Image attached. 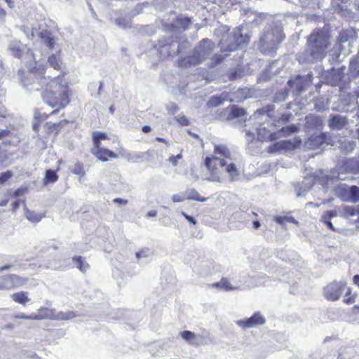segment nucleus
I'll use <instances>...</instances> for the list:
<instances>
[{
  "label": "nucleus",
  "mask_w": 359,
  "mask_h": 359,
  "mask_svg": "<svg viewBox=\"0 0 359 359\" xmlns=\"http://www.w3.org/2000/svg\"><path fill=\"white\" fill-rule=\"evenodd\" d=\"M224 100L220 96L214 95L210 97V98L208 101L207 104L209 107H216L222 104L224 102Z\"/></svg>",
  "instance_id": "72a5a7b5"
},
{
  "label": "nucleus",
  "mask_w": 359,
  "mask_h": 359,
  "mask_svg": "<svg viewBox=\"0 0 359 359\" xmlns=\"http://www.w3.org/2000/svg\"><path fill=\"white\" fill-rule=\"evenodd\" d=\"M31 84H36L40 88H36V90H41V97L43 101L52 108L62 109L67 107L71 102L72 90L69 85V82L65 79L66 73L62 72L58 76L51 78L46 77V68L42 67L40 76H37L32 71Z\"/></svg>",
  "instance_id": "f257e3e1"
},
{
  "label": "nucleus",
  "mask_w": 359,
  "mask_h": 359,
  "mask_svg": "<svg viewBox=\"0 0 359 359\" xmlns=\"http://www.w3.org/2000/svg\"><path fill=\"white\" fill-rule=\"evenodd\" d=\"M224 167L225 168H224V171H226L229 174L231 181L235 180L239 176V171L235 163H226Z\"/></svg>",
  "instance_id": "393cba45"
},
{
  "label": "nucleus",
  "mask_w": 359,
  "mask_h": 359,
  "mask_svg": "<svg viewBox=\"0 0 359 359\" xmlns=\"http://www.w3.org/2000/svg\"><path fill=\"white\" fill-rule=\"evenodd\" d=\"M142 130L143 133H148L149 132H151V128L150 126H144L142 128Z\"/></svg>",
  "instance_id": "4d7b16f0"
},
{
  "label": "nucleus",
  "mask_w": 359,
  "mask_h": 359,
  "mask_svg": "<svg viewBox=\"0 0 359 359\" xmlns=\"http://www.w3.org/2000/svg\"><path fill=\"white\" fill-rule=\"evenodd\" d=\"M337 215H338V213L336 210H328V211L325 212L322 215L320 221L323 223H324L330 230H331L332 231H336V229L333 226V224L331 222V219H332V218L335 217Z\"/></svg>",
  "instance_id": "2eb2a0df"
},
{
  "label": "nucleus",
  "mask_w": 359,
  "mask_h": 359,
  "mask_svg": "<svg viewBox=\"0 0 359 359\" xmlns=\"http://www.w3.org/2000/svg\"><path fill=\"white\" fill-rule=\"evenodd\" d=\"M351 37V32L348 30H341L339 33V36L337 39V43L339 46H342L343 43L347 42Z\"/></svg>",
  "instance_id": "2f4dec72"
},
{
  "label": "nucleus",
  "mask_w": 359,
  "mask_h": 359,
  "mask_svg": "<svg viewBox=\"0 0 359 359\" xmlns=\"http://www.w3.org/2000/svg\"><path fill=\"white\" fill-rule=\"evenodd\" d=\"M25 217L29 222L37 223L40 222L45 215L43 214L36 212L33 210H26Z\"/></svg>",
  "instance_id": "bb28decb"
},
{
  "label": "nucleus",
  "mask_w": 359,
  "mask_h": 359,
  "mask_svg": "<svg viewBox=\"0 0 359 359\" xmlns=\"http://www.w3.org/2000/svg\"><path fill=\"white\" fill-rule=\"evenodd\" d=\"M331 140V137L327 133H321L311 135L308 140V143L311 149H316L324 144H330Z\"/></svg>",
  "instance_id": "f8f14e48"
},
{
  "label": "nucleus",
  "mask_w": 359,
  "mask_h": 359,
  "mask_svg": "<svg viewBox=\"0 0 359 359\" xmlns=\"http://www.w3.org/2000/svg\"><path fill=\"white\" fill-rule=\"evenodd\" d=\"M58 180V176L56 172L53 170H47L46 171L45 177L43 179L45 184L54 183Z\"/></svg>",
  "instance_id": "7c9ffc66"
},
{
  "label": "nucleus",
  "mask_w": 359,
  "mask_h": 359,
  "mask_svg": "<svg viewBox=\"0 0 359 359\" xmlns=\"http://www.w3.org/2000/svg\"><path fill=\"white\" fill-rule=\"evenodd\" d=\"M353 283L359 287V275H355L353 278Z\"/></svg>",
  "instance_id": "6e6d98bb"
},
{
  "label": "nucleus",
  "mask_w": 359,
  "mask_h": 359,
  "mask_svg": "<svg viewBox=\"0 0 359 359\" xmlns=\"http://www.w3.org/2000/svg\"><path fill=\"white\" fill-rule=\"evenodd\" d=\"M93 144L94 146H100L102 145L101 141L102 140H109V137L107 135L106 133L103 132H94L93 133Z\"/></svg>",
  "instance_id": "cd10ccee"
},
{
  "label": "nucleus",
  "mask_w": 359,
  "mask_h": 359,
  "mask_svg": "<svg viewBox=\"0 0 359 359\" xmlns=\"http://www.w3.org/2000/svg\"><path fill=\"white\" fill-rule=\"evenodd\" d=\"M73 262L76 264V267L81 271L86 272L88 268L89 264L88 262L85 261V259L81 256H74L73 258Z\"/></svg>",
  "instance_id": "a878e982"
},
{
  "label": "nucleus",
  "mask_w": 359,
  "mask_h": 359,
  "mask_svg": "<svg viewBox=\"0 0 359 359\" xmlns=\"http://www.w3.org/2000/svg\"><path fill=\"white\" fill-rule=\"evenodd\" d=\"M269 133H270V132L269 131ZM262 134L269 135V133H267L266 132H262Z\"/></svg>",
  "instance_id": "69168bd1"
},
{
  "label": "nucleus",
  "mask_w": 359,
  "mask_h": 359,
  "mask_svg": "<svg viewBox=\"0 0 359 359\" xmlns=\"http://www.w3.org/2000/svg\"><path fill=\"white\" fill-rule=\"evenodd\" d=\"M212 287L219 288L224 291H230L235 289L226 278H222L219 282L214 283L211 285Z\"/></svg>",
  "instance_id": "b1692460"
},
{
  "label": "nucleus",
  "mask_w": 359,
  "mask_h": 359,
  "mask_svg": "<svg viewBox=\"0 0 359 359\" xmlns=\"http://www.w3.org/2000/svg\"><path fill=\"white\" fill-rule=\"evenodd\" d=\"M204 165L208 170V176L205 180L210 182H221L224 177V168L226 161L218 156L211 155L205 157Z\"/></svg>",
  "instance_id": "39448f33"
},
{
  "label": "nucleus",
  "mask_w": 359,
  "mask_h": 359,
  "mask_svg": "<svg viewBox=\"0 0 359 359\" xmlns=\"http://www.w3.org/2000/svg\"><path fill=\"white\" fill-rule=\"evenodd\" d=\"M49 65L57 71L62 69V59L59 55L52 54L48 58Z\"/></svg>",
  "instance_id": "5701e85b"
},
{
  "label": "nucleus",
  "mask_w": 359,
  "mask_h": 359,
  "mask_svg": "<svg viewBox=\"0 0 359 359\" xmlns=\"http://www.w3.org/2000/svg\"><path fill=\"white\" fill-rule=\"evenodd\" d=\"M176 23L180 25L183 29H187L190 26L191 21L187 17L177 16L175 20Z\"/></svg>",
  "instance_id": "473e14b6"
},
{
  "label": "nucleus",
  "mask_w": 359,
  "mask_h": 359,
  "mask_svg": "<svg viewBox=\"0 0 359 359\" xmlns=\"http://www.w3.org/2000/svg\"><path fill=\"white\" fill-rule=\"evenodd\" d=\"M246 115L247 112L245 109L233 104L222 109L217 114V118L220 121H231L235 118L245 116Z\"/></svg>",
  "instance_id": "6e6552de"
},
{
  "label": "nucleus",
  "mask_w": 359,
  "mask_h": 359,
  "mask_svg": "<svg viewBox=\"0 0 359 359\" xmlns=\"http://www.w3.org/2000/svg\"><path fill=\"white\" fill-rule=\"evenodd\" d=\"M12 176V172L11 171H6L5 172L1 173L0 176V183L3 184L7 180H8Z\"/></svg>",
  "instance_id": "37998d69"
},
{
  "label": "nucleus",
  "mask_w": 359,
  "mask_h": 359,
  "mask_svg": "<svg viewBox=\"0 0 359 359\" xmlns=\"http://www.w3.org/2000/svg\"><path fill=\"white\" fill-rule=\"evenodd\" d=\"M17 318L19 319H25V320H34L33 314L32 315H25V313H20L16 316Z\"/></svg>",
  "instance_id": "49530a36"
},
{
  "label": "nucleus",
  "mask_w": 359,
  "mask_h": 359,
  "mask_svg": "<svg viewBox=\"0 0 359 359\" xmlns=\"http://www.w3.org/2000/svg\"><path fill=\"white\" fill-rule=\"evenodd\" d=\"M274 111V106L271 104H268L261 109H259L257 111L260 114H267L269 116H271V114Z\"/></svg>",
  "instance_id": "4c0bfd02"
},
{
  "label": "nucleus",
  "mask_w": 359,
  "mask_h": 359,
  "mask_svg": "<svg viewBox=\"0 0 359 359\" xmlns=\"http://www.w3.org/2000/svg\"><path fill=\"white\" fill-rule=\"evenodd\" d=\"M172 199L174 202H182L187 198H186V197L180 196L179 194H175L172 196Z\"/></svg>",
  "instance_id": "09e8293b"
},
{
  "label": "nucleus",
  "mask_w": 359,
  "mask_h": 359,
  "mask_svg": "<svg viewBox=\"0 0 359 359\" xmlns=\"http://www.w3.org/2000/svg\"><path fill=\"white\" fill-rule=\"evenodd\" d=\"M252 226H253V228L255 229H257L260 227L261 224H260V222L259 221H254L252 222Z\"/></svg>",
  "instance_id": "bf43d9fd"
},
{
  "label": "nucleus",
  "mask_w": 359,
  "mask_h": 359,
  "mask_svg": "<svg viewBox=\"0 0 359 359\" xmlns=\"http://www.w3.org/2000/svg\"><path fill=\"white\" fill-rule=\"evenodd\" d=\"M285 219H286L285 217H280V216L275 217V221L277 223L280 224H283Z\"/></svg>",
  "instance_id": "5fc2aeb1"
},
{
  "label": "nucleus",
  "mask_w": 359,
  "mask_h": 359,
  "mask_svg": "<svg viewBox=\"0 0 359 359\" xmlns=\"http://www.w3.org/2000/svg\"><path fill=\"white\" fill-rule=\"evenodd\" d=\"M113 202L115 203L126 205L128 203V201L126 199H123L121 198H116L113 200Z\"/></svg>",
  "instance_id": "8fccbe9b"
},
{
  "label": "nucleus",
  "mask_w": 359,
  "mask_h": 359,
  "mask_svg": "<svg viewBox=\"0 0 359 359\" xmlns=\"http://www.w3.org/2000/svg\"><path fill=\"white\" fill-rule=\"evenodd\" d=\"M18 205H19L18 202V201H15V202L13 203V207H14V208H18Z\"/></svg>",
  "instance_id": "e2e57ef3"
},
{
  "label": "nucleus",
  "mask_w": 359,
  "mask_h": 359,
  "mask_svg": "<svg viewBox=\"0 0 359 359\" xmlns=\"http://www.w3.org/2000/svg\"><path fill=\"white\" fill-rule=\"evenodd\" d=\"M214 156H218L219 158H224L225 161L231 158V151L224 144H215Z\"/></svg>",
  "instance_id": "a211bd4d"
},
{
  "label": "nucleus",
  "mask_w": 359,
  "mask_h": 359,
  "mask_svg": "<svg viewBox=\"0 0 359 359\" xmlns=\"http://www.w3.org/2000/svg\"><path fill=\"white\" fill-rule=\"evenodd\" d=\"M265 322L264 317L259 312H255L248 318L237 320L236 324L243 329H247L262 325Z\"/></svg>",
  "instance_id": "1a4fd4ad"
},
{
  "label": "nucleus",
  "mask_w": 359,
  "mask_h": 359,
  "mask_svg": "<svg viewBox=\"0 0 359 359\" xmlns=\"http://www.w3.org/2000/svg\"><path fill=\"white\" fill-rule=\"evenodd\" d=\"M357 294L352 292L351 287H347L343 299V302L346 304L350 305L355 302Z\"/></svg>",
  "instance_id": "c85d7f7f"
},
{
  "label": "nucleus",
  "mask_w": 359,
  "mask_h": 359,
  "mask_svg": "<svg viewBox=\"0 0 359 359\" xmlns=\"http://www.w3.org/2000/svg\"><path fill=\"white\" fill-rule=\"evenodd\" d=\"M10 134V131L8 130H0V140L4 137L8 136Z\"/></svg>",
  "instance_id": "864d4df0"
},
{
  "label": "nucleus",
  "mask_w": 359,
  "mask_h": 359,
  "mask_svg": "<svg viewBox=\"0 0 359 359\" xmlns=\"http://www.w3.org/2000/svg\"><path fill=\"white\" fill-rule=\"evenodd\" d=\"M281 151H283V149L280 142H277L270 145L267 149V151L271 154L280 152Z\"/></svg>",
  "instance_id": "ea45409f"
},
{
  "label": "nucleus",
  "mask_w": 359,
  "mask_h": 359,
  "mask_svg": "<svg viewBox=\"0 0 359 359\" xmlns=\"http://www.w3.org/2000/svg\"><path fill=\"white\" fill-rule=\"evenodd\" d=\"M148 251V250H141L138 252H136V257L137 259H140L142 257H144L147 255V252Z\"/></svg>",
  "instance_id": "3c124183"
},
{
  "label": "nucleus",
  "mask_w": 359,
  "mask_h": 359,
  "mask_svg": "<svg viewBox=\"0 0 359 359\" xmlns=\"http://www.w3.org/2000/svg\"><path fill=\"white\" fill-rule=\"evenodd\" d=\"M187 200H194L199 202H205L208 198L201 196L199 193L194 189H191L189 191V194L186 197Z\"/></svg>",
  "instance_id": "c756f323"
},
{
  "label": "nucleus",
  "mask_w": 359,
  "mask_h": 359,
  "mask_svg": "<svg viewBox=\"0 0 359 359\" xmlns=\"http://www.w3.org/2000/svg\"><path fill=\"white\" fill-rule=\"evenodd\" d=\"M176 121L182 126H187L190 125L189 119L184 115L179 116L176 118Z\"/></svg>",
  "instance_id": "a19ab883"
},
{
  "label": "nucleus",
  "mask_w": 359,
  "mask_h": 359,
  "mask_svg": "<svg viewBox=\"0 0 359 359\" xmlns=\"http://www.w3.org/2000/svg\"><path fill=\"white\" fill-rule=\"evenodd\" d=\"M340 168L344 173L359 175V156L344 159Z\"/></svg>",
  "instance_id": "9d476101"
},
{
  "label": "nucleus",
  "mask_w": 359,
  "mask_h": 359,
  "mask_svg": "<svg viewBox=\"0 0 359 359\" xmlns=\"http://www.w3.org/2000/svg\"><path fill=\"white\" fill-rule=\"evenodd\" d=\"M44 42L46 43V46L50 48L53 49L55 45V40L53 37L50 36H47L44 37Z\"/></svg>",
  "instance_id": "c03bdc74"
},
{
  "label": "nucleus",
  "mask_w": 359,
  "mask_h": 359,
  "mask_svg": "<svg viewBox=\"0 0 359 359\" xmlns=\"http://www.w3.org/2000/svg\"><path fill=\"white\" fill-rule=\"evenodd\" d=\"M34 320H43L52 318L54 316V311L46 307H41L38 309L37 313L33 314Z\"/></svg>",
  "instance_id": "6ab92c4d"
},
{
  "label": "nucleus",
  "mask_w": 359,
  "mask_h": 359,
  "mask_svg": "<svg viewBox=\"0 0 359 359\" xmlns=\"http://www.w3.org/2000/svg\"><path fill=\"white\" fill-rule=\"evenodd\" d=\"M182 215L190 223H191L193 224H196V220L193 217H191L190 215H188L187 214H186L184 212H182Z\"/></svg>",
  "instance_id": "de8ad7c7"
},
{
  "label": "nucleus",
  "mask_w": 359,
  "mask_h": 359,
  "mask_svg": "<svg viewBox=\"0 0 359 359\" xmlns=\"http://www.w3.org/2000/svg\"><path fill=\"white\" fill-rule=\"evenodd\" d=\"M69 121L67 119H62L57 123L46 122L45 124L46 133L48 135H57L62 128L69 123Z\"/></svg>",
  "instance_id": "ddd939ff"
},
{
  "label": "nucleus",
  "mask_w": 359,
  "mask_h": 359,
  "mask_svg": "<svg viewBox=\"0 0 359 359\" xmlns=\"http://www.w3.org/2000/svg\"><path fill=\"white\" fill-rule=\"evenodd\" d=\"M182 158V154H179L177 156H171L169 158V162L172 163V165L176 166L178 163V161Z\"/></svg>",
  "instance_id": "79ce46f5"
},
{
  "label": "nucleus",
  "mask_w": 359,
  "mask_h": 359,
  "mask_svg": "<svg viewBox=\"0 0 359 359\" xmlns=\"http://www.w3.org/2000/svg\"><path fill=\"white\" fill-rule=\"evenodd\" d=\"M72 172L81 177L84 176L85 170L83 165L80 163H76L74 165V169L72 170Z\"/></svg>",
  "instance_id": "58836bf2"
},
{
  "label": "nucleus",
  "mask_w": 359,
  "mask_h": 359,
  "mask_svg": "<svg viewBox=\"0 0 359 359\" xmlns=\"http://www.w3.org/2000/svg\"><path fill=\"white\" fill-rule=\"evenodd\" d=\"M215 48V43L209 39L200 41L197 49L188 56L182 57L177 61L178 67L187 68L201 64L212 53Z\"/></svg>",
  "instance_id": "7ed1b4c3"
},
{
  "label": "nucleus",
  "mask_w": 359,
  "mask_h": 359,
  "mask_svg": "<svg viewBox=\"0 0 359 359\" xmlns=\"http://www.w3.org/2000/svg\"><path fill=\"white\" fill-rule=\"evenodd\" d=\"M344 191L348 194L347 199L348 201L353 203L359 201V187L352 185L348 189H345Z\"/></svg>",
  "instance_id": "4be33fe9"
},
{
  "label": "nucleus",
  "mask_w": 359,
  "mask_h": 359,
  "mask_svg": "<svg viewBox=\"0 0 359 359\" xmlns=\"http://www.w3.org/2000/svg\"><path fill=\"white\" fill-rule=\"evenodd\" d=\"M292 117V115L291 113H285L280 116L279 120L281 121L283 123H287L290 121Z\"/></svg>",
  "instance_id": "a18cd8bd"
},
{
  "label": "nucleus",
  "mask_w": 359,
  "mask_h": 359,
  "mask_svg": "<svg viewBox=\"0 0 359 359\" xmlns=\"http://www.w3.org/2000/svg\"><path fill=\"white\" fill-rule=\"evenodd\" d=\"M241 38L242 35L238 36L236 34H228L223 37L219 42L221 50L223 55L215 54L210 57V61L208 65V68H213L220 65L228 56L229 52L238 49L241 44Z\"/></svg>",
  "instance_id": "20e7f679"
},
{
  "label": "nucleus",
  "mask_w": 359,
  "mask_h": 359,
  "mask_svg": "<svg viewBox=\"0 0 359 359\" xmlns=\"http://www.w3.org/2000/svg\"><path fill=\"white\" fill-rule=\"evenodd\" d=\"M298 131L299 128L296 125L292 124L288 126L283 127L279 132L283 133L285 136H287Z\"/></svg>",
  "instance_id": "f704fd0d"
},
{
  "label": "nucleus",
  "mask_w": 359,
  "mask_h": 359,
  "mask_svg": "<svg viewBox=\"0 0 359 359\" xmlns=\"http://www.w3.org/2000/svg\"><path fill=\"white\" fill-rule=\"evenodd\" d=\"M28 278L14 273H0V290H11L23 286Z\"/></svg>",
  "instance_id": "423d86ee"
},
{
  "label": "nucleus",
  "mask_w": 359,
  "mask_h": 359,
  "mask_svg": "<svg viewBox=\"0 0 359 359\" xmlns=\"http://www.w3.org/2000/svg\"><path fill=\"white\" fill-rule=\"evenodd\" d=\"M344 213L347 216H354L359 215V205L356 208L352 206H346L344 208Z\"/></svg>",
  "instance_id": "e433bc0d"
},
{
  "label": "nucleus",
  "mask_w": 359,
  "mask_h": 359,
  "mask_svg": "<svg viewBox=\"0 0 359 359\" xmlns=\"http://www.w3.org/2000/svg\"><path fill=\"white\" fill-rule=\"evenodd\" d=\"M352 313L354 314H359V305H354L352 307Z\"/></svg>",
  "instance_id": "13d9d810"
},
{
  "label": "nucleus",
  "mask_w": 359,
  "mask_h": 359,
  "mask_svg": "<svg viewBox=\"0 0 359 359\" xmlns=\"http://www.w3.org/2000/svg\"><path fill=\"white\" fill-rule=\"evenodd\" d=\"M7 15L6 11L0 4V19H4Z\"/></svg>",
  "instance_id": "603ef678"
},
{
  "label": "nucleus",
  "mask_w": 359,
  "mask_h": 359,
  "mask_svg": "<svg viewBox=\"0 0 359 359\" xmlns=\"http://www.w3.org/2000/svg\"><path fill=\"white\" fill-rule=\"evenodd\" d=\"M331 35L329 30L316 29L307 37V47L310 55L315 59L322 60L330 46Z\"/></svg>",
  "instance_id": "f03ea898"
},
{
  "label": "nucleus",
  "mask_w": 359,
  "mask_h": 359,
  "mask_svg": "<svg viewBox=\"0 0 359 359\" xmlns=\"http://www.w3.org/2000/svg\"><path fill=\"white\" fill-rule=\"evenodd\" d=\"M180 335L183 339L190 344H193L192 341L196 337V335L194 332L188 330L182 332Z\"/></svg>",
  "instance_id": "c9c22d12"
},
{
  "label": "nucleus",
  "mask_w": 359,
  "mask_h": 359,
  "mask_svg": "<svg viewBox=\"0 0 359 359\" xmlns=\"http://www.w3.org/2000/svg\"><path fill=\"white\" fill-rule=\"evenodd\" d=\"M346 124V118L341 115H334L329 120V126L332 129L341 130Z\"/></svg>",
  "instance_id": "dca6fc26"
},
{
  "label": "nucleus",
  "mask_w": 359,
  "mask_h": 359,
  "mask_svg": "<svg viewBox=\"0 0 359 359\" xmlns=\"http://www.w3.org/2000/svg\"><path fill=\"white\" fill-rule=\"evenodd\" d=\"M156 215V212H149V216H154Z\"/></svg>",
  "instance_id": "0e129e2a"
},
{
  "label": "nucleus",
  "mask_w": 359,
  "mask_h": 359,
  "mask_svg": "<svg viewBox=\"0 0 359 359\" xmlns=\"http://www.w3.org/2000/svg\"><path fill=\"white\" fill-rule=\"evenodd\" d=\"M280 142L283 150H294L301 146L302 140L299 137H295L292 140H282Z\"/></svg>",
  "instance_id": "f3484780"
},
{
  "label": "nucleus",
  "mask_w": 359,
  "mask_h": 359,
  "mask_svg": "<svg viewBox=\"0 0 359 359\" xmlns=\"http://www.w3.org/2000/svg\"><path fill=\"white\" fill-rule=\"evenodd\" d=\"M11 265H4V266L0 267V271H4V270H8V269H11Z\"/></svg>",
  "instance_id": "680f3d73"
},
{
  "label": "nucleus",
  "mask_w": 359,
  "mask_h": 359,
  "mask_svg": "<svg viewBox=\"0 0 359 359\" xmlns=\"http://www.w3.org/2000/svg\"><path fill=\"white\" fill-rule=\"evenodd\" d=\"M59 112L58 109H53L50 113L49 114H39L38 115H36L34 116V123L33 124L32 128L35 132H38L39 130V128L41 124L46 121L50 116L53 115H55Z\"/></svg>",
  "instance_id": "4468645a"
},
{
  "label": "nucleus",
  "mask_w": 359,
  "mask_h": 359,
  "mask_svg": "<svg viewBox=\"0 0 359 359\" xmlns=\"http://www.w3.org/2000/svg\"><path fill=\"white\" fill-rule=\"evenodd\" d=\"M91 154L98 160L105 162L110 159L116 158L118 155L114 151L100 146H94L90 149Z\"/></svg>",
  "instance_id": "9b49d317"
},
{
  "label": "nucleus",
  "mask_w": 359,
  "mask_h": 359,
  "mask_svg": "<svg viewBox=\"0 0 359 359\" xmlns=\"http://www.w3.org/2000/svg\"><path fill=\"white\" fill-rule=\"evenodd\" d=\"M262 132L269 133L266 128H260L257 130V136L261 141L272 142L278 139V133H269V135L262 134Z\"/></svg>",
  "instance_id": "aec40b11"
},
{
  "label": "nucleus",
  "mask_w": 359,
  "mask_h": 359,
  "mask_svg": "<svg viewBox=\"0 0 359 359\" xmlns=\"http://www.w3.org/2000/svg\"><path fill=\"white\" fill-rule=\"evenodd\" d=\"M156 141H157L158 142L164 143V144L168 143V142L165 139H164L163 137H156Z\"/></svg>",
  "instance_id": "052dcab7"
},
{
  "label": "nucleus",
  "mask_w": 359,
  "mask_h": 359,
  "mask_svg": "<svg viewBox=\"0 0 359 359\" xmlns=\"http://www.w3.org/2000/svg\"><path fill=\"white\" fill-rule=\"evenodd\" d=\"M346 287L345 282H331L323 288V295L327 300L335 302L339 299Z\"/></svg>",
  "instance_id": "0eeeda50"
},
{
  "label": "nucleus",
  "mask_w": 359,
  "mask_h": 359,
  "mask_svg": "<svg viewBox=\"0 0 359 359\" xmlns=\"http://www.w3.org/2000/svg\"><path fill=\"white\" fill-rule=\"evenodd\" d=\"M252 214H253L255 217H257V213H255V212H252Z\"/></svg>",
  "instance_id": "338daca9"
},
{
  "label": "nucleus",
  "mask_w": 359,
  "mask_h": 359,
  "mask_svg": "<svg viewBox=\"0 0 359 359\" xmlns=\"http://www.w3.org/2000/svg\"><path fill=\"white\" fill-rule=\"evenodd\" d=\"M13 301L22 305H26L30 301L28 293L25 291L15 292L11 295Z\"/></svg>",
  "instance_id": "412c9836"
}]
</instances>
